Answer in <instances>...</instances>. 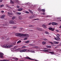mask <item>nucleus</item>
<instances>
[{
	"mask_svg": "<svg viewBox=\"0 0 61 61\" xmlns=\"http://www.w3.org/2000/svg\"><path fill=\"white\" fill-rule=\"evenodd\" d=\"M15 36H21L22 37L23 36V37H26V38H28V37H29V35L27 34H23L19 33H15Z\"/></svg>",
	"mask_w": 61,
	"mask_h": 61,
	"instance_id": "nucleus-1",
	"label": "nucleus"
},
{
	"mask_svg": "<svg viewBox=\"0 0 61 61\" xmlns=\"http://www.w3.org/2000/svg\"><path fill=\"white\" fill-rule=\"evenodd\" d=\"M13 46V45H8L7 44H5L3 46V47L5 48H8L9 47H11V46Z\"/></svg>",
	"mask_w": 61,
	"mask_h": 61,
	"instance_id": "nucleus-2",
	"label": "nucleus"
},
{
	"mask_svg": "<svg viewBox=\"0 0 61 61\" xmlns=\"http://www.w3.org/2000/svg\"><path fill=\"white\" fill-rule=\"evenodd\" d=\"M27 51V49H24L23 50H21L20 51V52H25V51Z\"/></svg>",
	"mask_w": 61,
	"mask_h": 61,
	"instance_id": "nucleus-3",
	"label": "nucleus"
},
{
	"mask_svg": "<svg viewBox=\"0 0 61 61\" xmlns=\"http://www.w3.org/2000/svg\"><path fill=\"white\" fill-rule=\"evenodd\" d=\"M4 55V54L2 53H0V57L1 58H3Z\"/></svg>",
	"mask_w": 61,
	"mask_h": 61,
	"instance_id": "nucleus-4",
	"label": "nucleus"
},
{
	"mask_svg": "<svg viewBox=\"0 0 61 61\" xmlns=\"http://www.w3.org/2000/svg\"><path fill=\"white\" fill-rule=\"evenodd\" d=\"M9 23L11 24H15V23L14 22V20H13L10 21L9 22Z\"/></svg>",
	"mask_w": 61,
	"mask_h": 61,
	"instance_id": "nucleus-5",
	"label": "nucleus"
},
{
	"mask_svg": "<svg viewBox=\"0 0 61 61\" xmlns=\"http://www.w3.org/2000/svg\"><path fill=\"white\" fill-rule=\"evenodd\" d=\"M51 51V49H49L46 50H45L44 51V52H47V53H49V52H50V51Z\"/></svg>",
	"mask_w": 61,
	"mask_h": 61,
	"instance_id": "nucleus-6",
	"label": "nucleus"
},
{
	"mask_svg": "<svg viewBox=\"0 0 61 61\" xmlns=\"http://www.w3.org/2000/svg\"><path fill=\"white\" fill-rule=\"evenodd\" d=\"M55 39L56 40H57V41H58V40H60V38H59V37H56H56L55 38Z\"/></svg>",
	"mask_w": 61,
	"mask_h": 61,
	"instance_id": "nucleus-7",
	"label": "nucleus"
},
{
	"mask_svg": "<svg viewBox=\"0 0 61 61\" xmlns=\"http://www.w3.org/2000/svg\"><path fill=\"white\" fill-rule=\"evenodd\" d=\"M49 29L50 30H51V31H54V29L51 27Z\"/></svg>",
	"mask_w": 61,
	"mask_h": 61,
	"instance_id": "nucleus-8",
	"label": "nucleus"
},
{
	"mask_svg": "<svg viewBox=\"0 0 61 61\" xmlns=\"http://www.w3.org/2000/svg\"><path fill=\"white\" fill-rule=\"evenodd\" d=\"M25 58H27V59H30V60H34V59H32L30 57H25Z\"/></svg>",
	"mask_w": 61,
	"mask_h": 61,
	"instance_id": "nucleus-9",
	"label": "nucleus"
},
{
	"mask_svg": "<svg viewBox=\"0 0 61 61\" xmlns=\"http://www.w3.org/2000/svg\"><path fill=\"white\" fill-rule=\"evenodd\" d=\"M8 13L9 14V16H10V17H12V14L11 13H9V12H8Z\"/></svg>",
	"mask_w": 61,
	"mask_h": 61,
	"instance_id": "nucleus-10",
	"label": "nucleus"
},
{
	"mask_svg": "<svg viewBox=\"0 0 61 61\" xmlns=\"http://www.w3.org/2000/svg\"><path fill=\"white\" fill-rule=\"evenodd\" d=\"M29 12H30V13H31L32 14H33V11H32L30 9L29 10Z\"/></svg>",
	"mask_w": 61,
	"mask_h": 61,
	"instance_id": "nucleus-11",
	"label": "nucleus"
},
{
	"mask_svg": "<svg viewBox=\"0 0 61 61\" xmlns=\"http://www.w3.org/2000/svg\"><path fill=\"white\" fill-rule=\"evenodd\" d=\"M46 47H47V48H51V46H46Z\"/></svg>",
	"mask_w": 61,
	"mask_h": 61,
	"instance_id": "nucleus-12",
	"label": "nucleus"
},
{
	"mask_svg": "<svg viewBox=\"0 0 61 61\" xmlns=\"http://www.w3.org/2000/svg\"><path fill=\"white\" fill-rule=\"evenodd\" d=\"M5 17V15H3L1 16V18H4Z\"/></svg>",
	"mask_w": 61,
	"mask_h": 61,
	"instance_id": "nucleus-13",
	"label": "nucleus"
},
{
	"mask_svg": "<svg viewBox=\"0 0 61 61\" xmlns=\"http://www.w3.org/2000/svg\"><path fill=\"white\" fill-rule=\"evenodd\" d=\"M53 42L55 44H58V42H57L56 41H54Z\"/></svg>",
	"mask_w": 61,
	"mask_h": 61,
	"instance_id": "nucleus-14",
	"label": "nucleus"
},
{
	"mask_svg": "<svg viewBox=\"0 0 61 61\" xmlns=\"http://www.w3.org/2000/svg\"><path fill=\"white\" fill-rule=\"evenodd\" d=\"M1 61H10L9 60H6V59H3V60H1Z\"/></svg>",
	"mask_w": 61,
	"mask_h": 61,
	"instance_id": "nucleus-15",
	"label": "nucleus"
},
{
	"mask_svg": "<svg viewBox=\"0 0 61 61\" xmlns=\"http://www.w3.org/2000/svg\"><path fill=\"white\" fill-rule=\"evenodd\" d=\"M10 3L11 4H14V2L12 0H11Z\"/></svg>",
	"mask_w": 61,
	"mask_h": 61,
	"instance_id": "nucleus-16",
	"label": "nucleus"
},
{
	"mask_svg": "<svg viewBox=\"0 0 61 61\" xmlns=\"http://www.w3.org/2000/svg\"><path fill=\"white\" fill-rule=\"evenodd\" d=\"M22 9H23V8H21V9H18V11H21L22 10Z\"/></svg>",
	"mask_w": 61,
	"mask_h": 61,
	"instance_id": "nucleus-17",
	"label": "nucleus"
},
{
	"mask_svg": "<svg viewBox=\"0 0 61 61\" xmlns=\"http://www.w3.org/2000/svg\"><path fill=\"white\" fill-rule=\"evenodd\" d=\"M16 14L17 15H20L21 14V12H17Z\"/></svg>",
	"mask_w": 61,
	"mask_h": 61,
	"instance_id": "nucleus-18",
	"label": "nucleus"
},
{
	"mask_svg": "<svg viewBox=\"0 0 61 61\" xmlns=\"http://www.w3.org/2000/svg\"><path fill=\"white\" fill-rule=\"evenodd\" d=\"M42 26L43 27V28H46V25H43Z\"/></svg>",
	"mask_w": 61,
	"mask_h": 61,
	"instance_id": "nucleus-19",
	"label": "nucleus"
},
{
	"mask_svg": "<svg viewBox=\"0 0 61 61\" xmlns=\"http://www.w3.org/2000/svg\"><path fill=\"white\" fill-rule=\"evenodd\" d=\"M46 44V42L45 41H43L42 42V44L43 45H44Z\"/></svg>",
	"mask_w": 61,
	"mask_h": 61,
	"instance_id": "nucleus-20",
	"label": "nucleus"
},
{
	"mask_svg": "<svg viewBox=\"0 0 61 61\" xmlns=\"http://www.w3.org/2000/svg\"><path fill=\"white\" fill-rule=\"evenodd\" d=\"M30 18H34V16L33 15H32L30 16Z\"/></svg>",
	"mask_w": 61,
	"mask_h": 61,
	"instance_id": "nucleus-21",
	"label": "nucleus"
},
{
	"mask_svg": "<svg viewBox=\"0 0 61 61\" xmlns=\"http://www.w3.org/2000/svg\"><path fill=\"white\" fill-rule=\"evenodd\" d=\"M41 11H42V12H45V9H43L41 10Z\"/></svg>",
	"mask_w": 61,
	"mask_h": 61,
	"instance_id": "nucleus-22",
	"label": "nucleus"
},
{
	"mask_svg": "<svg viewBox=\"0 0 61 61\" xmlns=\"http://www.w3.org/2000/svg\"><path fill=\"white\" fill-rule=\"evenodd\" d=\"M4 6V5H0V8H1V7H3Z\"/></svg>",
	"mask_w": 61,
	"mask_h": 61,
	"instance_id": "nucleus-23",
	"label": "nucleus"
},
{
	"mask_svg": "<svg viewBox=\"0 0 61 61\" xmlns=\"http://www.w3.org/2000/svg\"><path fill=\"white\" fill-rule=\"evenodd\" d=\"M50 53H51V54H54V52H49Z\"/></svg>",
	"mask_w": 61,
	"mask_h": 61,
	"instance_id": "nucleus-24",
	"label": "nucleus"
},
{
	"mask_svg": "<svg viewBox=\"0 0 61 61\" xmlns=\"http://www.w3.org/2000/svg\"><path fill=\"white\" fill-rule=\"evenodd\" d=\"M29 46H35V45L34 44H30L29 45Z\"/></svg>",
	"mask_w": 61,
	"mask_h": 61,
	"instance_id": "nucleus-25",
	"label": "nucleus"
},
{
	"mask_svg": "<svg viewBox=\"0 0 61 61\" xmlns=\"http://www.w3.org/2000/svg\"><path fill=\"white\" fill-rule=\"evenodd\" d=\"M13 59H15V60H16V61H18V59L16 58H13Z\"/></svg>",
	"mask_w": 61,
	"mask_h": 61,
	"instance_id": "nucleus-26",
	"label": "nucleus"
},
{
	"mask_svg": "<svg viewBox=\"0 0 61 61\" xmlns=\"http://www.w3.org/2000/svg\"><path fill=\"white\" fill-rule=\"evenodd\" d=\"M21 41H19L17 42V44H19V43H21Z\"/></svg>",
	"mask_w": 61,
	"mask_h": 61,
	"instance_id": "nucleus-27",
	"label": "nucleus"
},
{
	"mask_svg": "<svg viewBox=\"0 0 61 61\" xmlns=\"http://www.w3.org/2000/svg\"><path fill=\"white\" fill-rule=\"evenodd\" d=\"M7 7H8V8H11L8 5H7Z\"/></svg>",
	"mask_w": 61,
	"mask_h": 61,
	"instance_id": "nucleus-28",
	"label": "nucleus"
},
{
	"mask_svg": "<svg viewBox=\"0 0 61 61\" xmlns=\"http://www.w3.org/2000/svg\"><path fill=\"white\" fill-rule=\"evenodd\" d=\"M52 25H55V23L53 22L51 23Z\"/></svg>",
	"mask_w": 61,
	"mask_h": 61,
	"instance_id": "nucleus-29",
	"label": "nucleus"
},
{
	"mask_svg": "<svg viewBox=\"0 0 61 61\" xmlns=\"http://www.w3.org/2000/svg\"><path fill=\"white\" fill-rule=\"evenodd\" d=\"M19 18L20 20H22L23 18H22V17H19Z\"/></svg>",
	"mask_w": 61,
	"mask_h": 61,
	"instance_id": "nucleus-30",
	"label": "nucleus"
},
{
	"mask_svg": "<svg viewBox=\"0 0 61 61\" xmlns=\"http://www.w3.org/2000/svg\"><path fill=\"white\" fill-rule=\"evenodd\" d=\"M45 33L46 34H49V33L47 31H46L45 32Z\"/></svg>",
	"mask_w": 61,
	"mask_h": 61,
	"instance_id": "nucleus-31",
	"label": "nucleus"
},
{
	"mask_svg": "<svg viewBox=\"0 0 61 61\" xmlns=\"http://www.w3.org/2000/svg\"><path fill=\"white\" fill-rule=\"evenodd\" d=\"M15 3H18V2H19V1L18 0H16L15 1Z\"/></svg>",
	"mask_w": 61,
	"mask_h": 61,
	"instance_id": "nucleus-32",
	"label": "nucleus"
},
{
	"mask_svg": "<svg viewBox=\"0 0 61 61\" xmlns=\"http://www.w3.org/2000/svg\"><path fill=\"white\" fill-rule=\"evenodd\" d=\"M25 48V46H23L22 47V48Z\"/></svg>",
	"mask_w": 61,
	"mask_h": 61,
	"instance_id": "nucleus-33",
	"label": "nucleus"
},
{
	"mask_svg": "<svg viewBox=\"0 0 61 61\" xmlns=\"http://www.w3.org/2000/svg\"><path fill=\"white\" fill-rule=\"evenodd\" d=\"M37 30H39V31H40V28H37Z\"/></svg>",
	"mask_w": 61,
	"mask_h": 61,
	"instance_id": "nucleus-34",
	"label": "nucleus"
},
{
	"mask_svg": "<svg viewBox=\"0 0 61 61\" xmlns=\"http://www.w3.org/2000/svg\"><path fill=\"white\" fill-rule=\"evenodd\" d=\"M37 30H39V31H40V28H37Z\"/></svg>",
	"mask_w": 61,
	"mask_h": 61,
	"instance_id": "nucleus-35",
	"label": "nucleus"
},
{
	"mask_svg": "<svg viewBox=\"0 0 61 61\" xmlns=\"http://www.w3.org/2000/svg\"><path fill=\"white\" fill-rule=\"evenodd\" d=\"M29 26L30 27H34V26L33 25H29Z\"/></svg>",
	"mask_w": 61,
	"mask_h": 61,
	"instance_id": "nucleus-36",
	"label": "nucleus"
},
{
	"mask_svg": "<svg viewBox=\"0 0 61 61\" xmlns=\"http://www.w3.org/2000/svg\"><path fill=\"white\" fill-rule=\"evenodd\" d=\"M17 48V46H15V47H14V48H13V49H15V48Z\"/></svg>",
	"mask_w": 61,
	"mask_h": 61,
	"instance_id": "nucleus-37",
	"label": "nucleus"
},
{
	"mask_svg": "<svg viewBox=\"0 0 61 61\" xmlns=\"http://www.w3.org/2000/svg\"><path fill=\"white\" fill-rule=\"evenodd\" d=\"M25 13L26 14H29V12L27 11H25Z\"/></svg>",
	"mask_w": 61,
	"mask_h": 61,
	"instance_id": "nucleus-38",
	"label": "nucleus"
},
{
	"mask_svg": "<svg viewBox=\"0 0 61 61\" xmlns=\"http://www.w3.org/2000/svg\"><path fill=\"white\" fill-rule=\"evenodd\" d=\"M50 42V43H51V44H52V45H53L54 44V43H53L52 42Z\"/></svg>",
	"mask_w": 61,
	"mask_h": 61,
	"instance_id": "nucleus-39",
	"label": "nucleus"
},
{
	"mask_svg": "<svg viewBox=\"0 0 61 61\" xmlns=\"http://www.w3.org/2000/svg\"><path fill=\"white\" fill-rule=\"evenodd\" d=\"M57 37H59L60 36V35H59V34L57 35Z\"/></svg>",
	"mask_w": 61,
	"mask_h": 61,
	"instance_id": "nucleus-40",
	"label": "nucleus"
},
{
	"mask_svg": "<svg viewBox=\"0 0 61 61\" xmlns=\"http://www.w3.org/2000/svg\"><path fill=\"white\" fill-rule=\"evenodd\" d=\"M43 30L42 29L40 28V31H43Z\"/></svg>",
	"mask_w": 61,
	"mask_h": 61,
	"instance_id": "nucleus-41",
	"label": "nucleus"
},
{
	"mask_svg": "<svg viewBox=\"0 0 61 61\" xmlns=\"http://www.w3.org/2000/svg\"><path fill=\"white\" fill-rule=\"evenodd\" d=\"M57 25V23H54V25Z\"/></svg>",
	"mask_w": 61,
	"mask_h": 61,
	"instance_id": "nucleus-42",
	"label": "nucleus"
},
{
	"mask_svg": "<svg viewBox=\"0 0 61 61\" xmlns=\"http://www.w3.org/2000/svg\"><path fill=\"white\" fill-rule=\"evenodd\" d=\"M3 25L4 26H6V24H3Z\"/></svg>",
	"mask_w": 61,
	"mask_h": 61,
	"instance_id": "nucleus-43",
	"label": "nucleus"
},
{
	"mask_svg": "<svg viewBox=\"0 0 61 61\" xmlns=\"http://www.w3.org/2000/svg\"><path fill=\"white\" fill-rule=\"evenodd\" d=\"M13 28H16V27L14 26V27H13Z\"/></svg>",
	"mask_w": 61,
	"mask_h": 61,
	"instance_id": "nucleus-44",
	"label": "nucleus"
},
{
	"mask_svg": "<svg viewBox=\"0 0 61 61\" xmlns=\"http://www.w3.org/2000/svg\"><path fill=\"white\" fill-rule=\"evenodd\" d=\"M15 18V17H13L12 18V19H13V20H14V19Z\"/></svg>",
	"mask_w": 61,
	"mask_h": 61,
	"instance_id": "nucleus-45",
	"label": "nucleus"
},
{
	"mask_svg": "<svg viewBox=\"0 0 61 61\" xmlns=\"http://www.w3.org/2000/svg\"><path fill=\"white\" fill-rule=\"evenodd\" d=\"M39 20V19H34V20Z\"/></svg>",
	"mask_w": 61,
	"mask_h": 61,
	"instance_id": "nucleus-46",
	"label": "nucleus"
},
{
	"mask_svg": "<svg viewBox=\"0 0 61 61\" xmlns=\"http://www.w3.org/2000/svg\"><path fill=\"white\" fill-rule=\"evenodd\" d=\"M26 43H29V41H27L25 42Z\"/></svg>",
	"mask_w": 61,
	"mask_h": 61,
	"instance_id": "nucleus-47",
	"label": "nucleus"
},
{
	"mask_svg": "<svg viewBox=\"0 0 61 61\" xmlns=\"http://www.w3.org/2000/svg\"><path fill=\"white\" fill-rule=\"evenodd\" d=\"M35 48H39V47L38 46H35Z\"/></svg>",
	"mask_w": 61,
	"mask_h": 61,
	"instance_id": "nucleus-48",
	"label": "nucleus"
},
{
	"mask_svg": "<svg viewBox=\"0 0 61 61\" xmlns=\"http://www.w3.org/2000/svg\"><path fill=\"white\" fill-rule=\"evenodd\" d=\"M44 40H45V41H46V40H47V39H46V38H45V39H44Z\"/></svg>",
	"mask_w": 61,
	"mask_h": 61,
	"instance_id": "nucleus-49",
	"label": "nucleus"
},
{
	"mask_svg": "<svg viewBox=\"0 0 61 61\" xmlns=\"http://www.w3.org/2000/svg\"><path fill=\"white\" fill-rule=\"evenodd\" d=\"M51 24H52V23L51 22V23H49L48 24V25H51Z\"/></svg>",
	"mask_w": 61,
	"mask_h": 61,
	"instance_id": "nucleus-50",
	"label": "nucleus"
},
{
	"mask_svg": "<svg viewBox=\"0 0 61 61\" xmlns=\"http://www.w3.org/2000/svg\"><path fill=\"white\" fill-rule=\"evenodd\" d=\"M46 49H47V48H45L44 49V50H46Z\"/></svg>",
	"mask_w": 61,
	"mask_h": 61,
	"instance_id": "nucleus-51",
	"label": "nucleus"
},
{
	"mask_svg": "<svg viewBox=\"0 0 61 61\" xmlns=\"http://www.w3.org/2000/svg\"><path fill=\"white\" fill-rule=\"evenodd\" d=\"M20 7L19 6H18V5H17V8H19Z\"/></svg>",
	"mask_w": 61,
	"mask_h": 61,
	"instance_id": "nucleus-52",
	"label": "nucleus"
},
{
	"mask_svg": "<svg viewBox=\"0 0 61 61\" xmlns=\"http://www.w3.org/2000/svg\"><path fill=\"white\" fill-rule=\"evenodd\" d=\"M39 11H41V9L40 8H39Z\"/></svg>",
	"mask_w": 61,
	"mask_h": 61,
	"instance_id": "nucleus-53",
	"label": "nucleus"
},
{
	"mask_svg": "<svg viewBox=\"0 0 61 61\" xmlns=\"http://www.w3.org/2000/svg\"><path fill=\"white\" fill-rule=\"evenodd\" d=\"M42 14L43 15H45V13L44 12H43L42 13Z\"/></svg>",
	"mask_w": 61,
	"mask_h": 61,
	"instance_id": "nucleus-54",
	"label": "nucleus"
},
{
	"mask_svg": "<svg viewBox=\"0 0 61 61\" xmlns=\"http://www.w3.org/2000/svg\"><path fill=\"white\" fill-rule=\"evenodd\" d=\"M3 1V0H0V3H1V2H2Z\"/></svg>",
	"mask_w": 61,
	"mask_h": 61,
	"instance_id": "nucleus-55",
	"label": "nucleus"
},
{
	"mask_svg": "<svg viewBox=\"0 0 61 61\" xmlns=\"http://www.w3.org/2000/svg\"><path fill=\"white\" fill-rule=\"evenodd\" d=\"M1 12L2 13H4V11H1Z\"/></svg>",
	"mask_w": 61,
	"mask_h": 61,
	"instance_id": "nucleus-56",
	"label": "nucleus"
},
{
	"mask_svg": "<svg viewBox=\"0 0 61 61\" xmlns=\"http://www.w3.org/2000/svg\"><path fill=\"white\" fill-rule=\"evenodd\" d=\"M58 31H59V30H56V31L57 32H58Z\"/></svg>",
	"mask_w": 61,
	"mask_h": 61,
	"instance_id": "nucleus-57",
	"label": "nucleus"
},
{
	"mask_svg": "<svg viewBox=\"0 0 61 61\" xmlns=\"http://www.w3.org/2000/svg\"><path fill=\"white\" fill-rule=\"evenodd\" d=\"M27 39V38H25L24 39V40H26V39Z\"/></svg>",
	"mask_w": 61,
	"mask_h": 61,
	"instance_id": "nucleus-58",
	"label": "nucleus"
},
{
	"mask_svg": "<svg viewBox=\"0 0 61 61\" xmlns=\"http://www.w3.org/2000/svg\"><path fill=\"white\" fill-rule=\"evenodd\" d=\"M59 28H61V26H60Z\"/></svg>",
	"mask_w": 61,
	"mask_h": 61,
	"instance_id": "nucleus-59",
	"label": "nucleus"
},
{
	"mask_svg": "<svg viewBox=\"0 0 61 61\" xmlns=\"http://www.w3.org/2000/svg\"><path fill=\"white\" fill-rule=\"evenodd\" d=\"M27 51H28L27 52H29V50H28Z\"/></svg>",
	"mask_w": 61,
	"mask_h": 61,
	"instance_id": "nucleus-60",
	"label": "nucleus"
},
{
	"mask_svg": "<svg viewBox=\"0 0 61 61\" xmlns=\"http://www.w3.org/2000/svg\"><path fill=\"white\" fill-rule=\"evenodd\" d=\"M47 17H49V16H47Z\"/></svg>",
	"mask_w": 61,
	"mask_h": 61,
	"instance_id": "nucleus-61",
	"label": "nucleus"
},
{
	"mask_svg": "<svg viewBox=\"0 0 61 61\" xmlns=\"http://www.w3.org/2000/svg\"><path fill=\"white\" fill-rule=\"evenodd\" d=\"M34 61H36V60H35Z\"/></svg>",
	"mask_w": 61,
	"mask_h": 61,
	"instance_id": "nucleus-62",
	"label": "nucleus"
},
{
	"mask_svg": "<svg viewBox=\"0 0 61 61\" xmlns=\"http://www.w3.org/2000/svg\"><path fill=\"white\" fill-rule=\"evenodd\" d=\"M13 12H15V11H14Z\"/></svg>",
	"mask_w": 61,
	"mask_h": 61,
	"instance_id": "nucleus-63",
	"label": "nucleus"
},
{
	"mask_svg": "<svg viewBox=\"0 0 61 61\" xmlns=\"http://www.w3.org/2000/svg\"><path fill=\"white\" fill-rule=\"evenodd\" d=\"M60 21H61V20H60Z\"/></svg>",
	"mask_w": 61,
	"mask_h": 61,
	"instance_id": "nucleus-64",
	"label": "nucleus"
}]
</instances>
